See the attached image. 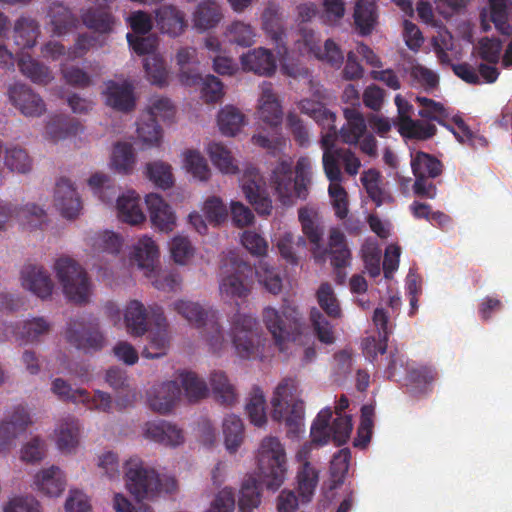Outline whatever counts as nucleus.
I'll use <instances>...</instances> for the list:
<instances>
[{
  "instance_id": "obj_1",
  "label": "nucleus",
  "mask_w": 512,
  "mask_h": 512,
  "mask_svg": "<svg viewBox=\"0 0 512 512\" xmlns=\"http://www.w3.org/2000/svg\"><path fill=\"white\" fill-rule=\"evenodd\" d=\"M125 481L128 491L139 502L152 500L161 493H172L177 489L174 478H160L154 469L145 467L138 457L125 462Z\"/></svg>"
},
{
  "instance_id": "obj_2",
  "label": "nucleus",
  "mask_w": 512,
  "mask_h": 512,
  "mask_svg": "<svg viewBox=\"0 0 512 512\" xmlns=\"http://www.w3.org/2000/svg\"><path fill=\"white\" fill-rule=\"evenodd\" d=\"M294 173L295 176L290 161H280L272 170L271 185L284 205L290 204L294 197L306 199L311 182L310 160L307 157L299 158Z\"/></svg>"
},
{
  "instance_id": "obj_3",
  "label": "nucleus",
  "mask_w": 512,
  "mask_h": 512,
  "mask_svg": "<svg viewBox=\"0 0 512 512\" xmlns=\"http://www.w3.org/2000/svg\"><path fill=\"white\" fill-rule=\"evenodd\" d=\"M254 284V268L237 256H231L221 266L219 291L223 299L244 302Z\"/></svg>"
},
{
  "instance_id": "obj_4",
  "label": "nucleus",
  "mask_w": 512,
  "mask_h": 512,
  "mask_svg": "<svg viewBox=\"0 0 512 512\" xmlns=\"http://www.w3.org/2000/svg\"><path fill=\"white\" fill-rule=\"evenodd\" d=\"M257 462L263 483L270 490L279 489L287 476L285 448L276 437H265L258 448Z\"/></svg>"
},
{
  "instance_id": "obj_5",
  "label": "nucleus",
  "mask_w": 512,
  "mask_h": 512,
  "mask_svg": "<svg viewBox=\"0 0 512 512\" xmlns=\"http://www.w3.org/2000/svg\"><path fill=\"white\" fill-rule=\"evenodd\" d=\"M54 268L65 296L74 303H86L89 299L91 283L84 268L70 257L57 259Z\"/></svg>"
},
{
  "instance_id": "obj_6",
  "label": "nucleus",
  "mask_w": 512,
  "mask_h": 512,
  "mask_svg": "<svg viewBox=\"0 0 512 512\" xmlns=\"http://www.w3.org/2000/svg\"><path fill=\"white\" fill-rule=\"evenodd\" d=\"M411 169L415 177L412 190L419 198L435 199L437 196V183L435 179L443 172V163L435 156L418 151L411 158Z\"/></svg>"
},
{
  "instance_id": "obj_7",
  "label": "nucleus",
  "mask_w": 512,
  "mask_h": 512,
  "mask_svg": "<svg viewBox=\"0 0 512 512\" xmlns=\"http://www.w3.org/2000/svg\"><path fill=\"white\" fill-rule=\"evenodd\" d=\"M67 342L84 352H97L104 348L106 339L100 330L99 319L80 316L70 319L65 331Z\"/></svg>"
},
{
  "instance_id": "obj_8",
  "label": "nucleus",
  "mask_w": 512,
  "mask_h": 512,
  "mask_svg": "<svg viewBox=\"0 0 512 512\" xmlns=\"http://www.w3.org/2000/svg\"><path fill=\"white\" fill-rule=\"evenodd\" d=\"M262 317L280 351L285 350L286 342L294 341L300 334L301 325L294 307L283 306L281 312L273 307H266Z\"/></svg>"
},
{
  "instance_id": "obj_9",
  "label": "nucleus",
  "mask_w": 512,
  "mask_h": 512,
  "mask_svg": "<svg viewBox=\"0 0 512 512\" xmlns=\"http://www.w3.org/2000/svg\"><path fill=\"white\" fill-rule=\"evenodd\" d=\"M232 343L239 357H254L261 344V329L258 321L250 314H235L232 322Z\"/></svg>"
},
{
  "instance_id": "obj_10",
  "label": "nucleus",
  "mask_w": 512,
  "mask_h": 512,
  "mask_svg": "<svg viewBox=\"0 0 512 512\" xmlns=\"http://www.w3.org/2000/svg\"><path fill=\"white\" fill-rule=\"evenodd\" d=\"M174 310L196 327L206 326L205 338L213 352L222 349L225 340L219 323L208 319L210 312L201 305L191 301L179 300L174 303Z\"/></svg>"
},
{
  "instance_id": "obj_11",
  "label": "nucleus",
  "mask_w": 512,
  "mask_h": 512,
  "mask_svg": "<svg viewBox=\"0 0 512 512\" xmlns=\"http://www.w3.org/2000/svg\"><path fill=\"white\" fill-rule=\"evenodd\" d=\"M175 116V107L170 99L160 97L151 102L146 114V120L138 123V137L149 145H158L162 138V129L158 119L171 122Z\"/></svg>"
},
{
  "instance_id": "obj_12",
  "label": "nucleus",
  "mask_w": 512,
  "mask_h": 512,
  "mask_svg": "<svg viewBox=\"0 0 512 512\" xmlns=\"http://www.w3.org/2000/svg\"><path fill=\"white\" fill-rule=\"evenodd\" d=\"M11 219H15L24 229H41L47 221V214L42 207L33 203L24 206H15L11 203L0 205V230Z\"/></svg>"
},
{
  "instance_id": "obj_13",
  "label": "nucleus",
  "mask_w": 512,
  "mask_h": 512,
  "mask_svg": "<svg viewBox=\"0 0 512 512\" xmlns=\"http://www.w3.org/2000/svg\"><path fill=\"white\" fill-rule=\"evenodd\" d=\"M328 125H330V123ZM329 129L332 130L333 133L329 132L321 139V147L323 149L322 165L324 166V159L326 155H328L334 159L337 166H343L344 171L348 175H357L361 167L360 159L350 149L336 147L334 144L336 127L332 124L329 126Z\"/></svg>"
},
{
  "instance_id": "obj_14",
  "label": "nucleus",
  "mask_w": 512,
  "mask_h": 512,
  "mask_svg": "<svg viewBox=\"0 0 512 512\" xmlns=\"http://www.w3.org/2000/svg\"><path fill=\"white\" fill-rule=\"evenodd\" d=\"M32 424L27 409L19 405L11 415L0 422V452L9 450L15 445L19 435L23 434Z\"/></svg>"
},
{
  "instance_id": "obj_15",
  "label": "nucleus",
  "mask_w": 512,
  "mask_h": 512,
  "mask_svg": "<svg viewBox=\"0 0 512 512\" xmlns=\"http://www.w3.org/2000/svg\"><path fill=\"white\" fill-rule=\"evenodd\" d=\"M9 100L26 117H40L46 111L43 99L29 86L16 83L8 89Z\"/></svg>"
},
{
  "instance_id": "obj_16",
  "label": "nucleus",
  "mask_w": 512,
  "mask_h": 512,
  "mask_svg": "<svg viewBox=\"0 0 512 512\" xmlns=\"http://www.w3.org/2000/svg\"><path fill=\"white\" fill-rule=\"evenodd\" d=\"M259 182V173L253 168L244 176L242 190L246 199L259 215H270L273 209L272 200Z\"/></svg>"
},
{
  "instance_id": "obj_17",
  "label": "nucleus",
  "mask_w": 512,
  "mask_h": 512,
  "mask_svg": "<svg viewBox=\"0 0 512 512\" xmlns=\"http://www.w3.org/2000/svg\"><path fill=\"white\" fill-rule=\"evenodd\" d=\"M54 202L61 215L67 219L76 218L82 209V202L76 189L66 178L57 181Z\"/></svg>"
},
{
  "instance_id": "obj_18",
  "label": "nucleus",
  "mask_w": 512,
  "mask_h": 512,
  "mask_svg": "<svg viewBox=\"0 0 512 512\" xmlns=\"http://www.w3.org/2000/svg\"><path fill=\"white\" fill-rule=\"evenodd\" d=\"M244 71L253 72L259 76L270 77L277 69L274 54L266 48H254L243 54L240 58Z\"/></svg>"
},
{
  "instance_id": "obj_19",
  "label": "nucleus",
  "mask_w": 512,
  "mask_h": 512,
  "mask_svg": "<svg viewBox=\"0 0 512 512\" xmlns=\"http://www.w3.org/2000/svg\"><path fill=\"white\" fill-rule=\"evenodd\" d=\"M181 395L176 381H167L154 385L148 392L149 407L160 414L169 413Z\"/></svg>"
},
{
  "instance_id": "obj_20",
  "label": "nucleus",
  "mask_w": 512,
  "mask_h": 512,
  "mask_svg": "<svg viewBox=\"0 0 512 512\" xmlns=\"http://www.w3.org/2000/svg\"><path fill=\"white\" fill-rule=\"evenodd\" d=\"M21 281L25 289L41 299L51 296L53 282L50 275L41 266L27 264L21 270Z\"/></svg>"
},
{
  "instance_id": "obj_21",
  "label": "nucleus",
  "mask_w": 512,
  "mask_h": 512,
  "mask_svg": "<svg viewBox=\"0 0 512 512\" xmlns=\"http://www.w3.org/2000/svg\"><path fill=\"white\" fill-rule=\"evenodd\" d=\"M145 202L152 224L160 231H172L175 226L176 217L164 199L158 194L151 193L146 196Z\"/></svg>"
},
{
  "instance_id": "obj_22",
  "label": "nucleus",
  "mask_w": 512,
  "mask_h": 512,
  "mask_svg": "<svg viewBox=\"0 0 512 512\" xmlns=\"http://www.w3.org/2000/svg\"><path fill=\"white\" fill-rule=\"evenodd\" d=\"M144 435L154 442L173 447L180 445L184 441L182 430L165 420L147 422Z\"/></svg>"
},
{
  "instance_id": "obj_23",
  "label": "nucleus",
  "mask_w": 512,
  "mask_h": 512,
  "mask_svg": "<svg viewBox=\"0 0 512 512\" xmlns=\"http://www.w3.org/2000/svg\"><path fill=\"white\" fill-rule=\"evenodd\" d=\"M51 324L43 317H34L11 326V332L20 344L39 342L41 337L47 335Z\"/></svg>"
},
{
  "instance_id": "obj_24",
  "label": "nucleus",
  "mask_w": 512,
  "mask_h": 512,
  "mask_svg": "<svg viewBox=\"0 0 512 512\" xmlns=\"http://www.w3.org/2000/svg\"><path fill=\"white\" fill-rule=\"evenodd\" d=\"M155 18L160 31L173 37L182 34L187 27L185 14L174 5L159 7Z\"/></svg>"
},
{
  "instance_id": "obj_25",
  "label": "nucleus",
  "mask_w": 512,
  "mask_h": 512,
  "mask_svg": "<svg viewBox=\"0 0 512 512\" xmlns=\"http://www.w3.org/2000/svg\"><path fill=\"white\" fill-rule=\"evenodd\" d=\"M157 329L148 335V343L142 350V356L147 359H157L165 356L169 348V336L166 319L162 312L157 313Z\"/></svg>"
},
{
  "instance_id": "obj_26",
  "label": "nucleus",
  "mask_w": 512,
  "mask_h": 512,
  "mask_svg": "<svg viewBox=\"0 0 512 512\" xmlns=\"http://www.w3.org/2000/svg\"><path fill=\"white\" fill-rule=\"evenodd\" d=\"M34 485L38 491L48 497H58L66 486V480L59 467L51 466L36 474Z\"/></svg>"
},
{
  "instance_id": "obj_27",
  "label": "nucleus",
  "mask_w": 512,
  "mask_h": 512,
  "mask_svg": "<svg viewBox=\"0 0 512 512\" xmlns=\"http://www.w3.org/2000/svg\"><path fill=\"white\" fill-rule=\"evenodd\" d=\"M179 65V81L185 86H195L201 80L198 71V60L196 49L191 47L181 48L176 55Z\"/></svg>"
},
{
  "instance_id": "obj_28",
  "label": "nucleus",
  "mask_w": 512,
  "mask_h": 512,
  "mask_svg": "<svg viewBox=\"0 0 512 512\" xmlns=\"http://www.w3.org/2000/svg\"><path fill=\"white\" fill-rule=\"evenodd\" d=\"M343 114L346 124L340 129L339 136L343 143L357 144L367 129L365 119L357 107L345 108Z\"/></svg>"
},
{
  "instance_id": "obj_29",
  "label": "nucleus",
  "mask_w": 512,
  "mask_h": 512,
  "mask_svg": "<svg viewBox=\"0 0 512 512\" xmlns=\"http://www.w3.org/2000/svg\"><path fill=\"white\" fill-rule=\"evenodd\" d=\"M106 103L115 110L129 112L135 107L133 88L129 84H118L110 81L107 84Z\"/></svg>"
},
{
  "instance_id": "obj_30",
  "label": "nucleus",
  "mask_w": 512,
  "mask_h": 512,
  "mask_svg": "<svg viewBox=\"0 0 512 512\" xmlns=\"http://www.w3.org/2000/svg\"><path fill=\"white\" fill-rule=\"evenodd\" d=\"M334 268H346L351 262V251L347 246L346 237L337 228L330 230L328 248L325 249Z\"/></svg>"
},
{
  "instance_id": "obj_31",
  "label": "nucleus",
  "mask_w": 512,
  "mask_h": 512,
  "mask_svg": "<svg viewBox=\"0 0 512 512\" xmlns=\"http://www.w3.org/2000/svg\"><path fill=\"white\" fill-rule=\"evenodd\" d=\"M40 35L39 23L29 16L19 17L14 24L13 39L20 49H30L37 43Z\"/></svg>"
},
{
  "instance_id": "obj_32",
  "label": "nucleus",
  "mask_w": 512,
  "mask_h": 512,
  "mask_svg": "<svg viewBox=\"0 0 512 512\" xmlns=\"http://www.w3.org/2000/svg\"><path fill=\"white\" fill-rule=\"evenodd\" d=\"M139 203L140 197L134 191L119 196L116 205L119 219L130 225H138L144 222L146 216Z\"/></svg>"
},
{
  "instance_id": "obj_33",
  "label": "nucleus",
  "mask_w": 512,
  "mask_h": 512,
  "mask_svg": "<svg viewBox=\"0 0 512 512\" xmlns=\"http://www.w3.org/2000/svg\"><path fill=\"white\" fill-rule=\"evenodd\" d=\"M276 245L281 257L291 265H298L300 254L306 251L305 238L292 232L280 234Z\"/></svg>"
},
{
  "instance_id": "obj_34",
  "label": "nucleus",
  "mask_w": 512,
  "mask_h": 512,
  "mask_svg": "<svg viewBox=\"0 0 512 512\" xmlns=\"http://www.w3.org/2000/svg\"><path fill=\"white\" fill-rule=\"evenodd\" d=\"M223 17L220 6L210 0L200 2L193 13V26L198 31H206L218 25Z\"/></svg>"
},
{
  "instance_id": "obj_35",
  "label": "nucleus",
  "mask_w": 512,
  "mask_h": 512,
  "mask_svg": "<svg viewBox=\"0 0 512 512\" xmlns=\"http://www.w3.org/2000/svg\"><path fill=\"white\" fill-rule=\"evenodd\" d=\"M296 483L301 502H310L319 483V470L311 463L298 466Z\"/></svg>"
},
{
  "instance_id": "obj_36",
  "label": "nucleus",
  "mask_w": 512,
  "mask_h": 512,
  "mask_svg": "<svg viewBox=\"0 0 512 512\" xmlns=\"http://www.w3.org/2000/svg\"><path fill=\"white\" fill-rule=\"evenodd\" d=\"M147 309L138 300H131L125 309L124 321L129 334L142 336L147 332Z\"/></svg>"
},
{
  "instance_id": "obj_37",
  "label": "nucleus",
  "mask_w": 512,
  "mask_h": 512,
  "mask_svg": "<svg viewBox=\"0 0 512 512\" xmlns=\"http://www.w3.org/2000/svg\"><path fill=\"white\" fill-rule=\"evenodd\" d=\"M260 103V119L270 126H278L282 121V109L272 91L271 84L263 86Z\"/></svg>"
},
{
  "instance_id": "obj_38",
  "label": "nucleus",
  "mask_w": 512,
  "mask_h": 512,
  "mask_svg": "<svg viewBox=\"0 0 512 512\" xmlns=\"http://www.w3.org/2000/svg\"><path fill=\"white\" fill-rule=\"evenodd\" d=\"M104 1L106 2L105 5H100L98 8H89L81 16L87 28L99 33H109L114 24V17L107 5L108 0Z\"/></svg>"
},
{
  "instance_id": "obj_39",
  "label": "nucleus",
  "mask_w": 512,
  "mask_h": 512,
  "mask_svg": "<svg viewBox=\"0 0 512 512\" xmlns=\"http://www.w3.org/2000/svg\"><path fill=\"white\" fill-rule=\"evenodd\" d=\"M159 250L152 238L143 236L140 238L134 248V260L139 268L147 273L154 272L158 262Z\"/></svg>"
},
{
  "instance_id": "obj_40",
  "label": "nucleus",
  "mask_w": 512,
  "mask_h": 512,
  "mask_svg": "<svg viewBox=\"0 0 512 512\" xmlns=\"http://www.w3.org/2000/svg\"><path fill=\"white\" fill-rule=\"evenodd\" d=\"M80 423L73 416L62 419L57 429V445L62 452H71L79 443Z\"/></svg>"
},
{
  "instance_id": "obj_41",
  "label": "nucleus",
  "mask_w": 512,
  "mask_h": 512,
  "mask_svg": "<svg viewBox=\"0 0 512 512\" xmlns=\"http://www.w3.org/2000/svg\"><path fill=\"white\" fill-rule=\"evenodd\" d=\"M21 73L36 84L46 85L53 80L49 67L33 59L29 54H22L18 59Z\"/></svg>"
},
{
  "instance_id": "obj_42",
  "label": "nucleus",
  "mask_w": 512,
  "mask_h": 512,
  "mask_svg": "<svg viewBox=\"0 0 512 512\" xmlns=\"http://www.w3.org/2000/svg\"><path fill=\"white\" fill-rule=\"evenodd\" d=\"M354 23L362 36L371 34L376 24V6L367 0H358L354 10Z\"/></svg>"
},
{
  "instance_id": "obj_43",
  "label": "nucleus",
  "mask_w": 512,
  "mask_h": 512,
  "mask_svg": "<svg viewBox=\"0 0 512 512\" xmlns=\"http://www.w3.org/2000/svg\"><path fill=\"white\" fill-rule=\"evenodd\" d=\"M223 435L226 449L230 453L238 450L244 440V425L240 417L231 414L223 420Z\"/></svg>"
},
{
  "instance_id": "obj_44",
  "label": "nucleus",
  "mask_w": 512,
  "mask_h": 512,
  "mask_svg": "<svg viewBox=\"0 0 512 512\" xmlns=\"http://www.w3.org/2000/svg\"><path fill=\"white\" fill-rule=\"evenodd\" d=\"M48 16L53 26V33L63 35L76 26L77 19L62 3H53L49 7Z\"/></svg>"
},
{
  "instance_id": "obj_45",
  "label": "nucleus",
  "mask_w": 512,
  "mask_h": 512,
  "mask_svg": "<svg viewBox=\"0 0 512 512\" xmlns=\"http://www.w3.org/2000/svg\"><path fill=\"white\" fill-rule=\"evenodd\" d=\"M380 178V173L375 169L365 171L361 177L362 184L368 196L377 207L393 200L392 196L381 187Z\"/></svg>"
},
{
  "instance_id": "obj_46",
  "label": "nucleus",
  "mask_w": 512,
  "mask_h": 512,
  "mask_svg": "<svg viewBox=\"0 0 512 512\" xmlns=\"http://www.w3.org/2000/svg\"><path fill=\"white\" fill-rule=\"evenodd\" d=\"M342 166H337L334 159L326 155L324 159V173L330 184L328 187L329 195L332 202L335 200L343 199L347 197V192L341 185L344 180L343 173L341 171Z\"/></svg>"
},
{
  "instance_id": "obj_47",
  "label": "nucleus",
  "mask_w": 512,
  "mask_h": 512,
  "mask_svg": "<svg viewBox=\"0 0 512 512\" xmlns=\"http://www.w3.org/2000/svg\"><path fill=\"white\" fill-rule=\"evenodd\" d=\"M491 21L496 29L505 36L512 34V25L509 24V15L512 14L511 0H489Z\"/></svg>"
},
{
  "instance_id": "obj_48",
  "label": "nucleus",
  "mask_w": 512,
  "mask_h": 512,
  "mask_svg": "<svg viewBox=\"0 0 512 512\" xmlns=\"http://www.w3.org/2000/svg\"><path fill=\"white\" fill-rule=\"evenodd\" d=\"M263 30L276 44L277 48L285 49V30L282 24V19L278 12L272 8H267L262 15Z\"/></svg>"
},
{
  "instance_id": "obj_49",
  "label": "nucleus",
  "mask_w": 512,
  "mask_h": 512,
  "mask_svg": "<svg viewBox=\"0 0 512 512\" xmlns=\"http://www.w3.org/2000/svg\"><path fill=\"white\" fill-rule=\"evenodd\" d=\"M218 126L225 136L236 135L244 124V115L233 106H226L218 113Z\"/></svg>"
},
{
  "instance_id": "obj_50",
  "label": "nucleus",
  "mask_w": 512,
  "mask_h": 512,
  "mask_svg": "<svg viewBox=\"0 0 512 512\" xmlns=\"http://www.w3.org/2000/svg\"><path fill=\"white\" fill-rule=\"evenodd\" d=\"M210 385L216 399L222 404L230 406L236 401L234 386L230 384L224 372H212L210 375Z\"/></svg>"
},
{
  "instance_id": "obj_51",
  "label": "nucleus",
  "mask_w": 512,
  "mask_h": 512,
  "mask_svg": "<svg viewBox=\"0 0 512 512\" xmlns=\"http://www.w3.org/2000/svg\"><path fill=\"white\" fill-rule=\"evenodd\" d=\"M52 392L64 402L81 403L89 401V392L83 388L73 389L62 378H55L51 385Z\"/></svg>"
},
{
  "instance_id": "obj_52",
  "label": "nucleus",
  "mask_w": 512,
  "mask_h": 512,
  "mask_svg": "<svg viewBox=\"0 0 512 512\" xmlns=\"http://www.w3.org/2000/svg\"><path fill=\"white\" fill-rule=\"evenodd\" d=\"M88 184L94 194L105 204H112L117 196V187L111 183L110 178L102 173L93 174Z\"/></svg>"
},
{
  "instance_id": "obj_53",
  "label": "nucleus",
  "mask_w": 512,
  "mask_h": 512,
  "mask_svg": "<svg viewBox=\"0 0 512 512\" xmlns=\"http://www.w3.org/2000/svg\"><path fill=\"white\" fill-rule=\"evenodd\" d=\"M180 380L185 395L190 402H196L208 395L206 382L194 372L186 371L180 374Z\"/></svg>"
},
{
  "instance_id": "obj_54",
  "label": "nucleus",
  "mask_w": 512,
  "mask_h": 512,
  "mask_svg": "<svg viewBox=\"0 0 512 512\" xmlns=\"http://www.w3.org/2000/svg\"><path fill=\"white\" fill-rule=\"evenodd\" d=\"M265 403L262 390L259 387H254L246 404V412L250 422L257 427H262L267 422Z\"/></svg>"
},
{
  "instance_id": "obj_55",
  "label": "nucleus",
  "mask_w": 512,
  "mask_h": 512,
  "mask_svg": "<svg viewBox=\"0 0 512 512\" xmlns=\"http://www.w3.org/2000/svg\"><path fill=\"white\" fill-rule=\"evenodd\" d=\"M261 503V493L256 479L249 478L242 484L238 507L241 512H252Z\"/></svg>"
},
{
  "instance_id": "obj_56",
  "label": "nucleus",
  "mask_w": 512,
  "mask_h": 512,
  "mask_svg": "<svg viewBox=\"0 0 512 512\" xmlns=\"http://www.w3.org/2000/svg\"><path fill=\"white\" fill-rule=\"evenodd\" d=\"M416 102L422 107L419 111V116L437 121L440 125L446 126L445 120L449 118L450 112L442 103L422 96H417Z\"/></svg>"
},
{
  "instance_id": "obj_57",
  "label": "nucleus",
  "mask_w": 512,
  "mask_h": 512,
  "mask_svg": "<svg viewBox=\"0 0 512 512\" xmlns=\"http://www.w3.org/2000/svg\"><path fill=\"white\" fill-rule=\"evenodd\" d=\"M230 42L242 47H250L255 43V29L248 23L242 21H234L226 31Z\"/></svg>"
},
{
  "instance_id": "obj_58",
  "label": "nucleus",
  "mask_w": 512,
  "mask_h": 512,
  "mask_svg": "<svg viewBox=\"0 0 512 512\" xmlns=\"http://www.w3.org/2000/svg\"><path fill=\"white\" fill-rule=\"evenodd\" d=\"M207 152L212 163L224 173H235L237 166L233 163L230 150L223 144L212 142L208 145Z\"/></svg>"
},
{
  "instance_id": "obj_59",
  "label": "nucleus",
  "mask_w": 512,
  "mask_h": 512,
  "mask_svg": "<svg viewBox=\"0 0 512 512\" xmlns=\"http://www.w3.org/2000/svg\"><path fill=\"white\" fill-rule=\"evenodd\" d=\"M295 389L296 383L292 378H285L277 385L271 400L273 420H281L283 418V404L286 403V399L289 396H292Z\"/></svg>"
},
{
  "instance_id": "obj_60",
  "label": "nucleus",
  "mask_w": 512,
  "mask_h": 512,
  "mask_svg": "<svg viewBox=\"0 0 512 512\" xmlns=\"http://www.w3.org/2000/svg\"><path fill=\"white\" fill-rule=\"evenodd\" d=\"M298 218L301 223L303 234L308 238L310 243L313 244L315 250H320L323 238V229L314 221L310 210L307 208L299 209Z\"/></svg>"
},
{
  "instance_id": "obj_61",
  "label": "nucleus",
  "mask_w": 512,
  "mask_h": 512,
  "mask_svg": "<svg viewBox=\"0 0 512 512\" xmlns=\"http://www.w3.org/2000/svg\"><path fill=\"white\" fill-rule=\"evenodd\" d=\"M374 409L370 405H364L361 408L360 424L357 429V436L353 441V445L358 448H366L369 444L373 430Z\"/></svg>"
},
{
  "instance_id": "obj_62",
  "label": "nucleus",
  "mask_w": 512,
  "mask_h": 512,
  "mask_svg": "<svg viewBox=\"0 0 512 512\" xmlns=\"http://www.w3.org/2000/svg\"><path fill=\"white\" fill-rule=\"evenodd\" d=\"M135 162L133 147L129 143H117L112 153V165L119 173L128 174Z\"/></svg>"
},
{
  "instance_id": "obj_63",
  "label": "nucleus",
  "mask_w": 512,
  "mask_h": 512,
  "mask_svg": "<svg viewBox=\"0 0 512 512\" xmlns=\"http://www.w3.org/2000/svg\"><path fill=\"white\" fill-rule=\"evenodd\" d=\"M317 300L319 306L329 317L339 318L341 316V308L331 284L324 282L319 286Z\"/></svg>"
},
{
  "instance_id": "obj_64",
  "label": "nucleus",
  "mask_w": 512,
  "mask_h": 512,
  "mask_svg": "<svg viewBox=\"0 0 512 512\" xmlns=\"http://www.w3.org/2000/svg\"><path fill=\"white\" fill-rule=\"evenodd\" d=\"M254 276H257L258 281L265 289L276 295L282 290V279L279 273L266 263H260L257 268H254Z\"/></svg>"
}]
</instances>
